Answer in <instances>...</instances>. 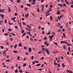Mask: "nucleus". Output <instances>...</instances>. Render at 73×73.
Here are the masks:
<instances>
[{
    "label": "nucleus",
    "mask_w": 73,
    "mask_h": 73,
    "mask_svg": "<svg viewBox=\"0 0 73 73\" xmlns=\"http://www.w3.org/2000/svg\"><path fill=\"white\" fill-rule=\"evenodd\" d=\"M44 44L46 45V46H49V44L47 43V41H45L44 42Z\"/></svg>",
    "instance_id": "nucleus-1"
},
{
    "label": "nucleus",
    "mask_w": 73,
    "mask_h": 73,
    "mask_svg": "<svg viewBox=\"0 0 73 73\" xmlns=\"http://www.w3.org/2000/svg\"><path fill=\"white\" fill-rule=\"evenodd\" d=\"M62 17V15H61L59 17V16H58L57 18L59 20H60V19H61Z\"/></svg>",
    "instance_id": "nucleus-2"
},
{
    "label": "nucleus",
    "mask_w": 73,
    "mask_h": 73,
    "mask_svg": "<svg viewBox=\"0 0 73 73\" xmlns=\"http://www.w3.org/2000/svg\"><path fill=\"white\" fill-rule=\"evenodd\" d=\"M63 43H65L66 44H67V43H68L67 42H66L65 41H60V43L62 44Z\"/></svg>",
    "instance_id": "nucleus-3"
},
{
    "label": "nucleus",
    "mask_w": 73,
    "mask_h": 73,
    "mask_svg": "<svg viewBox=\"0 0 73 73\" xmlns=\"http://www.w3.org/2000/svg\"><path fill=\"white\" fill-rule=\"evenodd\" d=\"M45 51L46 52L47 54H48V55H49V51H48V49H46Z\"/></svg>",
    "instance_id": "nucleus-4"
},
{
    "label": "nucleus",
    "mask_w": 73,
    "mask_h": 73,
    "mask_svg": "<svg viewBox=\"0 0 73 73\" xmlns=\"http://www.w3.org/2000/svg\"><path fill=\"white\" fill-rule=\"evenodd\" d=\"M29 15V14L28 13H27L26 15H25V17H26V18H27V19H28V16Z\"/></svg>",
    "instance_id": "nucleus-5"
},
{
    "label": "nucleus",
    "mask_w": 73,
    "mask_h": 73,
    "mask_svg": "<svg viewBox=\"0 0 73 73\" xmlns=\"http://www.w3.org/2000/svg\"><path fill=\"white\" fill-rule=\"evenodd\" d=\"M67 73H68V72L69 73H73V72L72 71L68 70H67Z\"/></svg>",
    "instance_id": "nucleus-6"
},
{
    "label": "nucleus",
    "mask_w": 73,
    "mask_h": 73,
    "mask_svg": "<svg viewBox=\"0 0 73 73\" xmlns=\"http://www.w3.org/2000/svg\"><path fill=\"white\" fill-rule=\"evenodd\" d=\"M58 5L60 7H63V5L62 4H61V3H58Z\"/></svg>",
    "instance_id": "nucleus-7"
},
{
    "label": "nucleus",
    "mask_w": 73,
    "mask_h": 73,
    "mask_svg": "<svg viewBox=\"0 0 73 73\" xmlns=\"http://www.w3.org/2000/svg\"><path fill=\"white\" fill-rule=\"evenodd\" d=\"M28 50L29 52H32V48H31L30 47L29 48Z\"/></svg>",
    "instance_id": "nucleus-8"
},
{
    "label": "nucleus",
    "mask_w": 73,
    "mask_h": 73,
    "mask_svg": "<svg viewBox=\"0 0 73 73\" xmlns=\"http://www.w3.org/2000/svg\"><path fill=\"white\" fill-rule=\"evenodd\" d=\"M1 16L2 19H4V15L3 14H1Z\"/></svg>",
    "instance_id": "nucleus-9"
},
{
    "label": "nucleus",
    "mask_w": 73,
    "mask_h": 73,
    "mask_svg": "<svg viewBox=\"0 0 73 73\" xmlns=\"http://www.w3.org/2000/svg\"><path fill=\"white\" fill-rule=\"evenodd\" d=\"M57 15H60V11H57V12L56 13Z\"/></svg>",
    "instance_id": "nucleus-10"
},
{
    "label": "nucleus",
    "mask_w": 73,
    "mask_h": 73,
    "mask_svg": "<svg viewBox=\"0 0 73 73\" xmlns=\"http://www.w3.org/2000/svg\"><path fill=\"white\" fill-rule=\"evenodd\" d=\"M54 35H52L51 36H49V37L50 38H52V37H53Z\"/></svg>",
    "instance_id": "nucleus-11"
},
{
    "label": "nucleus",
    "mask_w": 73,
    "mask_h": 73,
    "mask_svg": "<svg viewBox=\"0 0 73 73\" xmlns=\"http://www.w3.org/2000/svg\"><path fill=\"white\" fill-rule=\"evenodd\" d=\"M65 1L66 3L67 4H68V5L69 4V2H68V1L66 0H65Z\"/></svg>",
    "instance_id": "nucleus-12"
},
{
    "label": "nucleus",
    "mask_w": 73,
    "mask_h": 73,
    "mask_svg": "<svg viewBox=\"0 0 73 73\" xmlns=\"http://www.w3.org/2000/svg\"><path fill=\"white\" fill-rule=\"evenodd\" d=\"M61 25V24H60V23H58V24L57 25V26L58 27H60V25Z\"/></svg>",
    "instance_id": "nucleus-13"
},
{
    "label": "nucleus",
    "mask_w": 73,
    "mask_h": 73,
    "mask_svg": "<svg viewBox=\"0 0 73 73\" xmlns=\"http://www.w3.org/2000/svg\"><path fill=\"white\" fill-rule=\"evenodd\" d=\"M31 3L32 5H35V4H36V3H35V2H31Z\"/></svg>",
    "instance_id": "nucleus-14"
},
{
    "label": "nucleus",
    "mask_w": 73,
    "mask_h": 73,
    "mask_svg": "<svg viewBox=\"0 0 73 73\" xmlns=\"http://www.w3.org/2000/svg\"><path fill=\"white\" fill-rule=\"evenodd\" d=\"M13 52L14 53H17L18 52L17 51H13Z\"/></svg>",
    "instance_id": "nucleus-15"
},
{
    "label": "nucleus",
    "mask_w": 73,
    "mask_h": 73,
    "mask_svg": "<svg viewBox=\"0 0 73 73\" xmlns=\"http://www.w3.org/2000/svg\"><path fill=\"white\" fill-rule=\"evenodd\" d=\"M17 46V44H15L14 46V48H16Z\"/></svg>",
    "instance_id": "nucleus-16"
},
{
    "label": "nucleus",
    "mask_w": 73,
    "mask_h": 73,
    "mask_svg": "<svg viewBox=\"0 0 73 73\" xmlns=\"http://www.w3.org/2000/svg\"><path fill=\"white\" fill-rule=\"evenodd\" d=\"M27 26L28 28H32V27L29 25H28Z\"/></svg>",
    "instance_id": "nucleus-17"
},
{
    "label": "nucleus",
    "mask_w": 73,
    "mask_h": 73,
    "mask_svg": "<svg viewBox=\"0 0 73 73\" xmlns=\"http://www.w3.org/2000/svg\"><path fill=\"white\" fill-rule=\"evenodd\" d=\"M63 37H64V38H65V37H66V36H65V33H63Z\"/></svg>",
    "instance_id": "nucleus-18"
},
{
    "label": "nucleus",
    "mask_w": 73,
    "mask_h": 73,
    "mask_svg": "<svg viewBox=\"0 0 73 73\" xmlns=\"http://www.w3.org/2000/svg\"><path fill=\"white\" fill-rule=\"evenodd\" d=\"M8 10L9 12H11V9H10V7H9Z\"/></svg>",
    "instance_id": "nucleus-19"
},
{
    "label": "nucleus",
    "mask_w": 73,
    "mask_h": 73,
    "mask_svg": "<svg viewBox=\"0 0 73 73\" xmlns=\"http://www.w3.org/2000/svg\"><path fill=\"white\" fill-rule=\"evenodd\" d=\"M19 72V70H15V73H17Z\"/></svg>",
    "instance_id": "nucleus-20"
},
{
    "label": "nucleus",
    "mask_w": 73,
    "mask_h": 73,
    "mask_svg": "<svg viewBox=\"0 0 73 73\" xmlns=\"http://www.w3.org/2000/svg\"><path fill=\"white\" fill-rule=\"evenodd\" d=\"M26 29H27V30H28V31H31V29L28 28H26Z\"/></svg>",
    "instance_id": "nucleus-21"
},
{
    "label": "nucleus",
    "mask_w": 73,
    "mask_h": 73,
    "mask_svg": "<svg viewBox=\"0 0 73 73\" xmlns=\"http://www.w3.org/2000/svg\"><path fill=\"white\" fill-rule=\"evenodd\" d=\"M21 2V1L20 0H17V3H20V2Z\"/></svg>",
    "instance_id": "nucleus-22"
},
{
    "label": "nucleus",
    "mask_w": 73,
    "mask_h": 73,
    "mask_svg": "<svg viewBox=\"0 0 73 73\" xmlns=\"http://www.w3.org/2000/svg\"><path fill=\"white\" fill-rule=\"evenodd\" d=\"M19 46L21 47L22 46V44L21 43H19Z\"/></svg>",
    "instance_id": "nucleus-23"
},
{
    "label": "nucleus",
    "mask_w": 73,
    "mask_h": 73,
    "mask_svg": "<svg viewBox=\"0 0 73 73\" xmlns=\"http://www.w3.org/2000/svg\"><path fill=\"white\" fill-rule=\"evenodd\" d=\"M24 49H25V50H27V47L25 46H24Z\"/></svg>",
    "instance_id": "nucleus-24"
},
{
    "label": "nucleus",
    "mask_w": 73,
    "mask_h": 73,
    "mask_svg": "<svg viewBox=\"0 0 73 73\" xmlns=\"http://www.w3.org/2000/svg\"><path fill=\"white\" fill-rule=\"evenodd\" d=\"M10 61H11V60L9 59H7L6 60V62H10Z\"/></svg>",
    "instance_id": "nucleus-25"
},
{
    "label": "nucleus",
    "mask_w": 73,
    "mask_h": 73,
    "mask_svg": "<svg viewBox=\"0 0 73 73\" xmlns=\"http://www.w3.org/2000/svg\"><path fill=\"white\" fill-rule=\"evenodd\" d=\"M42 50H44V51H46V49H45V48H42Z\"/></svg>",
    "instance_id": "nucleus-26"
},
{
    "label": "nucleus",
    "mask_w": 73,
    "mask_h": 73,
    "mask_svg": "<svg viewBox=\"0 0 73 73\" xmlns=\"http://www.w3.org/2000/svg\"><path fill=\"white\" fill-rule=\"evenodd\" d=\"M30 39L31 41H32V42H33V39H32V38L31 37Z\"/></svg>",
    "instance_id": "nucleus-27"
},
{
    "label": "nucleus",
    "mask_w": 73,
    "mask_h": 73,
    "mask_svg": "<svg viewBox=\"0 0 73 73\" xmlns=\"http://www.w3.org/2000/svg\"><path fill=\"white\" fill-rule=\"evenodd\" d=\"M16 17H14L13 18H12L11 20H13L15 19H16Z\"/></svg>",
    "instance_id": "nucleus-28"
},
{
    "label": "nucleus",
    "mask_w": 73,
    "mask_h": 73,
    "mask_svg": "<svg viewBox=\"0 0 73 73\" xmlns=\"http://www.w3.org/2000/svg\"><path fill=\"white\" fill-rule=\"evenodd\" d=\"M50 19L51 20L53 19V17H52V16H50Z\"/></svg>",
    "instance_id": "nucleus-29"
},
{
    "label": "nucleus",
    "mask_w": 73,
    "mask_h": 73,
    "mask_svg": "<svg viewBox=\"0 0 73 73\" xmlns=\"http://www.w3.org/2000/svg\"><path fill=\"white\" fill-rule=\"evenodd\" d=\"M1 11L2 13H3V12H4V9H2L1 10Z\"/></svg>",
    "instance_id": "nucleus-30"
},
{
    "label": "nucleus",
    "mask_w": 73,
    "mask_h": 73,
    "mask_svg": "<svg viewBox=\"0 0 73 73\" xmlns=\"http://www.w3.org/2000/svg\"><path fill=\"white\" fill-rule=\"evenodd\" d=\"M27 6H28V7H31V5H30L29 4H27Z\"/></svg>",
    "instance_id": "nucleus-31"
},
{
    "label": "nucleus",
    "mask_w": 73,
    "mask_h": 73,
    "mask_svg": "<svg viewBox=\"0 0 73 73\" xmlns=\"http://www.w3.org/2000/svg\"><path fill=\"white\" fill-rule=\"evenodd\" d=\"M8 31H12V29H8Z\"/></svg>",
    "instance_id": "nucleus-32"
},
{
    "label": "nucleus",
    "mask_w": 73,
    "mask_h": 73,
    "mask_svg": "<svg viewBox=\"0 0 73 73\" xmlns=\"http://www.w3.org/2000/svg\"><path fill=\"white\" fill-rule=\"evenodd\" d=\"M23 25H27V24H26V23H25V22H23Z\"/></svg>",
    "instance_id": "nucleus-33"
},
{
    "label": "nucleus",
    "mask_w": 73,
    "mask_h": 73,
    "mask_svg": "<svg viewBox=\"0 0 73 73\" xmlns=\"http://www.w3.org/2000/svg\"><path fill=\"white\" fill-rule=\"evenodd\" d=\"M9 42H6V44L7 45H9Z\"/></svg>",
    "instance_id": "nucleus-34"
},
{
    "label": "nucleus",
    "mask_w": 73,
    "mask_h": 73,
    "mask_svg": "<svg viewBox=\"0 0 73 73\" xmlns=\"http://www.w3.org/2000/svg\"><path fill=\"white\" fill-rule=\"evenodd\" d=\"M62 67H63V68H64V67H65V64H64L63 63L62 64Z\"/></svg>",
    "instance_id": "nucleus-35"
},
{
    "label": "nucleus",
    "mask_w": 73,
    "mask_h": 73,
    "mask_svg": "<svg viewBox=\"0 0 73 73\" xmlns=\"http://www.w3.org/2000/svg\"><path fill=\"white\" fill-rule=\"evenodd\" d=\"M18 69L19 70H20V69H21V66H19L18 67Z\"/></svg>",
    "instance_id": "nucleus-36"
},
{
    "label": "nucleus",
    "mask_w": 73,
    "mask_h": 73,
    "mask_svg": "<svg viewBox=\"0 0 73 73\" xmlns=\"http://www.w3.org/2000/svg\"><path fill=\"white\" fill-rule=\"evenodd\" d=\"M52 34L53 35H56V33H54V32H52Z\"/></svg>",
    "instance_id": "nucleus-37"
},
{
    "label": "nucleus",
    "mask_w": 73,
    "mask_h": 73,
    "mask_svg": "<svg viewBox=\"0 0 73 73\" xmlns=\"http://www.w3.org/2000/svg\"><path fill=\"white\" fill-rule=\"evenodd\" d=\"M66 44H67V45H68V46H71V45H72L71 44H68V43H66Z\"/></svg>",
    "instance_id": "nucleus-38"
},
{
    "label": "nucleus",
    "mask_w": 73,
    "mask_h": 73,
    "mask_svg": "<svg viewBox=\"0 0 73 73\" xmlns=\"http://www.w3.org/2000/svg\"><path fill=\"white\" fill-rule=\"evenodd\" d=\"M68 50L69 52H70V47H68Z\"/></svg>",
    "instance_id": "nucleus-39"
},
{
    "label": "nucleus",
    "mask_w": 73,
    "mask_h": 73,
    "mask_svg": "<svg viewBox=\"0 0 73 73\" xmlns=\"http://www.w3.org/2000/svg\"><path fill=\"white\" fill-rule=\"evenodd\" d=\"M6 51H5V50L3 52V54H4L5 53H6Z\"/></svg>",
    "instance_id": "nucleus-40"
},
{
    "label": "nucleus",
    "mask_w": 73,
    "mask_h": 73,
    "mask_svg": "<svg viewBox=\"0 0 73 73\" xmlns=\"http://www.w3.org/2000/svg\"><path fill=\"white\" fill-rule=\"evenodd\" d=\"M44 57H42L40 59V60H43V59H44Z\"/></svg>",
    "instance_id": "nucleus-41"
},
{
    "label": "nucleus",
    "mask_w": 73,
    "mask_h": 73,
    "mask_svg": "<svg viewBox=\"0 0 73 73\" xmlns=\"http://www.w3.org/2000/svg\"><path fill=\"white\" fill-rule=\"evenodd\" d=\"M25 34H26V33H23L22 35L23 36H25Z\"/></svg>",
    "instance_id": "nucleus-42"
},
{
    "label": "nucleus",
    "mask_w": 73,
    "mask_h": 73,
    "mask_svg": "<svg viewBox=\"0 0 73 73\" xmlns=\"http://www.w3.org/2000/svg\"><path fill=\"white\" fill-rule=\"evenodd\" d=\"M11 35H12L13 36H15V34H14L13 33H11Z\"/></svg>",
    "instance_id": "nucleus-43"
},
{
    "label": "nucleus",
    "mask_w": 73,
    "mask_h": 73,
    "mask_svg": "<svg viewBox=\"0 0 73 73\" xmlns=\"http://www.w3.org/2000/svg\"><path fill=\"white\" fill-rule=\"evenodd\" d=\"M19 59H20V56H18L17 57V59L18 60H19Z\"/></svg>",
    "instance_id": "nucleus-44"
},
{
    "label": "nucleus",
    "mask_w": 73,
    "mask_h": 73,
    "mask_svg": "<svg viewBox=\"0 0 73 73\" xmlns=\"http://www.w3.org/2000/svg\"><path fill=\"white\" fill-rule=\"evenodd\" d=\"M27 66V64L25 63V64H24L23 65V66Z\"/></svg>",
    "instance_id": "nucleus-45"
},
{
    "label": "nucleus",
    "mask_w": 73,
    "mask_h": 73,
    "mask_svg": "<svg viewBox=\"0 0 73 73\" xmlns=\"http://www.w3.org/2000/svg\"><path fill=\"white\" fill-rule=\"evenodd\" d=\"M58 68L60 67V64L59 63L58 64Z\"/></svg>",
    "instance_id": "nucleus-46"
},
{
    "label": "nucleus",
    "mask_w": 73,
    "mask_h": 73,
    "mask_svg": "<svg viewBox=\"0 0 73 73\" xmlns=\"http://www.w3.org/2000/svg\"><path fill=\"white\" fill-rule=\"evenodd\" d=\"M43 50L42 51V50H41V52H42V53H45V52Z\"/></svg>",
    "instance_id": "nucleus-47"
},
{
    "label": "nucleus",
    "mask_w": 73,
    "mask_h": 73,
    "mask_svg": "<svg viewBox=\"0 0 73 73\" xmlns=\"http://www.w3.org/2000/svg\"><path fill=\"white\" fill-rule=\"evenodd\" d=\"M44 66V64H42L41 65V67L42 68H43Z\"/></svg>",
    "instance_id": "nucleus-48"
},
{
    "label": "nucleus",
    "mask_w": 73,
    "mask_h": 73,
    "mask_svg": "<svg viewBox=\"0 0 73 73\" xmlns=\"http://www.w3.org/2000/svg\"><path fill=\"white\" fill-rule=\"evenodd\" d=\"M15 28L16 29H18V27L17 26H15Z\"/></svg>",
    "instance_id": "nucleus-49"
},
{
    "label": "nucleus",
    "mask_w": 73,
    "mask_h": 73,
    "mask_svg": "<svg viewBox=\"0 0 73 73\" xmlns=\"http://www.w3.org/2000/svg\"><path fill=\"white\" fill-rule=\"evenodd\" d=\"M63 6H64V7H66V4H65V3H64L63 4Z\"/></svg>",
    "instance_id": "nucleus-50"
},
{
    "label": "nucleus",
    "mask_w": 73,
    "mask_h": 73,
    "mask_svg": "<svg viewBox=\"0 0 73 73\" xmlns=\"http://www.w3.org/2000/svg\"><path fill=\"white\" fill-rule=\"evenodd\" d=\"M49 41H52V40H53V39H52V38H50L49 39Z\"/></svg>",
    "instance_id": "nucleus-51"
},
{
    "label": "nucleus",
    "mask_w": 73,
    "mask_h": 73,
    "mask_svg": "<svg viewBox=\"0 0 73 73\" xmlns=\"http://www.w3.org/2000/svg\"><path fill=\"white\" fill-rule=\"evenodd\" d=\"M49 10L50 11H52V9H51V8H49Z\"/></svg>",
    "instance_id": "nucleus-52"
},
{
    "label": "nucleus",
    "mask_w": 73,
    "mask_h": 73,
    "mask_svg": "<svg viewBox=\"0 0 73 73\" xmlns=\"http://www.w3.org/2000/svg\"><path fill=\"white\" fill-rule=\"evenodd\" d=\"M36 66H40V64H38L36 65Z\"/></svg>",
    "instance_id": "nucleus-53"
},
{
    "label": "nucleus",
    "mask_w": 73,
    "mask_h": 73,
    "mask_svg": "<svg viewBox=\"0 0 73 73\" xmlns=\"http://www.w3.org/2000/svg\"><path fill=\"white\" fill-rule=\"evenodd\" d=\"M33 58H34V57L33 56H32L31 57V58L32 60H33Z\"/></svg>",
    "instance_id": "nucleus-54"
},
{
    "label": "nucleus",
    "mask_w": 73,
    "mask_h": 73,
    "mask_svg": "<svg viewBox=\"0 0 73 73\" xmlns=\"http://www.w3.org/2000/svg\"><path fill=\"white\" fill-rule=\"evenodd\" d=\"M7 23V20H5V23Z\"/></svg>",
    "instance_id": "nucleus-55"
},
{
    "label": "nucleus",
    "mask_w": 73,
    "mask_h": 73,
    "mask_svg": "<svg viewBox=\"0 0 73 73\" xmlns=\"http://www.w3.org/2000/svg\"><path fill=\"white\" fill-rule=\"evenodd\" d=\"M1 49H3L4 48V46H1Z\"/></svg>",
    "instance_id": "nucleus-56"
},
{
    "label": "nucleus",
    "mask_w": 73,
    "mask_h": 73,
    "mask_svg": "<svg viewBox=\"0 0 73 73\" xmlns=\"http://www.w3.org/2000/svg\"><path fill=\"white\" fill-rule=\"evenodd\" d=\"M54 44H55V45H57V43H56V42H54Z\"/></svg>",
    "instance_id": "nucleus-57"
},
{
    "label": "nucleus",
    "mask_w": 73,
    "mask_h": 73,
    "mask_svg": "<svg viewBox=\"0 0 73 73\" xmlns=\"http://www.w3.org/2000/svg\"><path fill=\"white\" fill-rule=\"evenodd\" d=\"M47 38V37L46 36H45L44 38V40H45Z\"/></svg>",
    "instance_id": "nucleus-58"
},
{
    "label": "nucleus",
    "mask_w": 73,
    "mask_h": 73,
    "mask_svg": "<svg viewBox=\"0 0 73 73\" xmlns=\"http://www.w3.org/2000/svg\"><path fill=\"white\" fill-rule=\"evenodd\" d=\"M49 15H50V14H49V13H47L46 15V16H49Z\"/></svg>",
    "instance_id": "nucleus-59"
},
{
    "label": "nucleus",
    "mask_w": 73,
    "mask_h": 73,
    "mask_svg": "<svg viewBox=\"0 0 73 73\" xmlns=\"http://www.w3.org/2000/svg\"><path fill=\"white\" fill-rule=\"evenodd\" d=\"M35 62H36V63H38V62H39L38 61H37L36 60H35Z\"/></svg>",
    "instance_id": "nucleus-60"
},
{
    "label": "nucleus",
    "mask_w": 73,
    "mask_h": 73,
    "mask_svg": "<svg viewBox=\"0 0 73 73\" xmlns=\"http://www.w3.org/2000/svg\"><path fill=\"white\" fill-rule=\"evenodd\" d=\"M5 36H8V33H5Z\"/></svg>",
    "instance_id": "nucleus-61"
},
{
    "label": "nucleus",
    "mask_w": 73,
    "mask_h": 73,
    "mask_svg": "<svg viewBox=\"0 0 73 73\" xmlns=\"http://www.w3.org/2000/svg\"><path fill=\"white\" fill-rule=\"evenodd\" d=\"M60 31L61 30L60 29H59L58 30V32H60Z\"/></svg>",
    "instance_id": "nucleus-62"
},
{
    "label": "nucleus",
    "mask_w": 73,
    "mask_h": 73,
    "mask_svg": "<svg viewBox=\"0 0 73 73\" xmlns=\"http://www.w3.org/2000/svg\"><path fill=\"white\" fill-rule=\"evenodd\" d=\"M24 30H22V31H21V33H24Z\"/></svg>",
    "instance_id": "nucleus-63"
},
{
    "label": "nucleus",
    "mask_w": 73,
    "mask_h": 73,
    "mask_svg": "<svg viewBox=\"0 0 73 73\" xmlns=\"http://www.w3.org/2000/svg\"><path fill=\"white\" fill-rule=\"evenodd\" d=\"M19 72L20 73H22V70H19Z\"/></svg>",
    "instance_id": "nucleus-64"
}]
</instances>
